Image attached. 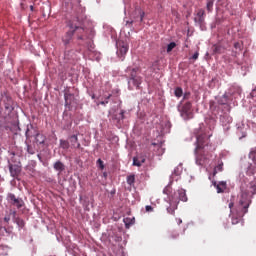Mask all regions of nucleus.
I'll list each match as a JSON object with an SVG mask.
<instances>
[{
  "instance_id": "f257e3e1",
  "label": "nucleus",
  "mask_w": 256,
  "mask_h": 256,
  "mask_svg": "<svg viewBox=\"0 0 256 256\" xmlns=\"http://www.w3.org/2000/svg\"><path fill=\"white\" fill-rule=\"evenodd\" d=\"M256 194V183H250V190H242L239 196L238 205L234 210H231L232 225L241 223L246 213H249V206L251 205L252 197Z\"/></svg>"
},
{
  "instance_id": "f03ea898",
  "label": "nucleus",
  "mask_w": 256,
  "mask_h": 256,
  "mask_svg": "<svg viewBox=\"0 0 256 256\" xmlns=\"http://www.w3.org/2000/svg\"><path fill=\"white\" fill-rule=\"evenodd\" d=\"M209 137L211 136H207L206 134L196 136V165H200V167L207 165L209 158L212 157L211 153L207 151V147H209Z\"/></svg>"
},
{
  "instance_id": "7ed1b4c3",
  "label": "nucleus",
  "mask_w": 256,
  "mask_h": 256,
  "mask_svg": "<svg viewBox=\"0 0 256 256\" xmlns=\"http://www.w3.org/2000/svg\"><path fill=\"white\" fill-rule=\"evenodd\" d=\"M137 68H131L128 67L126 69V73H130L129 79H128V89L130 91H133V88L136 87V89H139V85H141V77L137 75Z\"/></svg>"
},
{
  "instance_id": "20e7f679",
  "label": "nucleus",
  "mask_w": 256,
  "mask_h": 256,
  "mask_svg": "<svg viewBox=\"0 0 256 256\" xmlns=\"http://www.w3.org/2000/svg\"><path fill=\"white\" fill-rule=\"evenodd\" d=\"M69 29H72L74 33H76L78 39L83 40V37L85 35V28L81 26V22L79 21V18H75L74 20H71L68 22Z\"/></svg>"
},
{
  "instance_id": "39448f33",
  "label": "nucleus",
  "mask_w": 256,
  "mask_h": 256,
  "mask_svg": "<svg viewBox=\"0 0 256 256\" xmlns=\"http://www.w3.org/2000/svg\"><path fill=\"white\" fill-rule=\"evenodd\" d=\"M2 102L7 115H11L15 111V101H13V98L7 92H4L2 94Z\"/></svg>"
},
{
  "instance_id": "423d86ee",
  "label": "nucleus",
  "mask_w": 256,
  "mask_h": 256,
  "mask_svg": "<svg viewBox=\"0 0 256 256\" xmlns=\"http://www.w3.org/2000/svg\"><path fill=\"white\" fill-rule=\"evenodd\" d=\"M7 199H8V203H10V205H13V207H16L17 209H21V207L25 205V202H23V199L17 198L15 194H11V193L8 194Z\"/></svg>"
},
{
  "instance_id": "0eeeda50",
  "label": "nucleus",
  "mask_w": 256,
  "mask_h": 256,
  "mask_svg": "<svg viewBox=\"0 0 256 256\" xmlns=\"http://www.w3.org/2000/svg\"><path fill=\"white\" fill-rule=\"evenodd\" d=\"M117 55L118 57H125L127 55V51H129V45L125 42H118L117 43Z\"/></svg>"
},
{
  "instance_id": "6e6552de",
  "label": "nucleus",
  "mask_w": 256,
  "mask_h": 256,
  "mask_svg": "<svg viewBox=\"0 0 256 256\" xmlns=\"http://www.w3.org/2000/svg\"><path fill=\"white\" fill-rule=\"evenodd\" d=\"M38 133L39 130H37V128H35L33 124H30L27 126L25 136L27 139H31L32 137H36Z\"/></svg>"
},
{
  "instance_id": "1a4fd4ad",
  "label": "nucleus",
  "mask_w": 256,
  "mask_h": 256,
  "mask_svg": "<svg viewBox=\"0 0 256 256\" xmlns=\"http://www.w3.org/2000/svg\"><path fill=\"white\" fill-rule=\"evenodd\" d=\"M147 156L145 154H138L136 157L133 158V165L134 167H141L143 163H145Z\"/></svg>"
},
{
  "instance_id": "9d476101",
  "label": "nucleus",
  "mask_w": 256,
  "mask_h": 256,
  "mask_svg": "<svg viewBox=\"0 0 256 256\" xmlns=\"http://www.w3.org/2000/svg\"><path fill=\"white\" fill-rule=\"evenodd\" d=\"M194 21L195 23H198V25H203V23H205V10L199 9Z\"/></svg>"
},
{
  "instance_id": "9b49d317",
  "label": "nucleus",
  "mask_w": 256,
  "mask_h": 256,
  "mask_svg": "<svg viewBox=\"0 0 256 256\" xmlns=\"http://www.w3.org/2000/svg\"><path fill=\"white\" fill-rule=\"evenodd\" d=\"M73 35H75V32H73V29L69 28V31H67L64 37L62 38L64 45H69L71 43Z\"/></svg>"
},
{
  "instance_id": "f8f14e48",
  "label": "nucleus",
  "mask_w": 256,
  "mask_h": 256,
  "mask_svg": "<svg viewBox=\"0 0 256 256\" xmlns=\"http://www.w3.org/2000/svg\"><path fill=\"white\" fill-rule=\"evenodd\" d=\"M191 107H193L191 102H186L182 106V110H181L182 115H186L187 117H189V115H191Z\"/></svg>"
},
{
  "instance_id": "ddd939ff",
  "label": "nucleus",
  "mask_w": 256,
  "mask_h": 256,
  "mask_svg": "<svg viewBox=\"0 0 256 256\" xmlns=\"http://www.w3.org/2000/svg\"><path fill=\"white\" fill-rule=\"evenodd\" d=\"M9 171L12 177H17V175L21 173V167H19L18 165L10 164Z\"/></svg>"
},
{
  "instance_id": "4468645a",
  "label": "nucleus",
  "mask_w": 256,
  "mask_h": 256,
  "mask_svg": "<svg viewBox=\"0 0 256 256\" xmlns=\"http://www.w3.org/2000/svg\"><path fill=\"white\" fill-rule=\"evenodd\" d=\"M214 186L217 189V193H224L225 189H227V182L221 181L217 184V182H214Z\"/></svg>"
},
{
  "instance_id": "2eb2a0df",
  "label": "nucleus",
  "mask_w": 256,
  "mask_h": 256,
  "mask_svg": "<svg viewBox=\"0 0 256 256\" xmlns=\"http://www.w3.org/2000/svg\"><path fill=\"white\" fill-rule=\"evenodd\" d=\"M45 141H47V137H45V135L38 132L35 136L34 143H36V145H43Z\"/></svg>"
},
{
  "instance_id": "dca6fc26",
  "label": "nucleus",
  "mask_w": 256,
  "mask_h": 256,
  "mask_svg": "<svg viewBox=\"0 0 256 256\" xmlns=\"http://www.w3.org/2000/svg\"><path fill=\"white\" fill-rule=\"evenodd\" d=\"M70 143L74 149H81V144L79 143V138H77V135H72L70 137Z\"/></svg>"
},
{
  "instance_id": "f3484780",
  "label": "nucleus",
  "mask_w": 256,
  "mask_h": 256,
  "mask_svg": "<svg viewBox=\"0 0 256 256\" xmlns=\"http://www.w3.org/2000/svg\"><path fill=\"white\" fill-rule=\"evenodd\" d=\"M175 211H177V202L170 201L169 207H167V213H169L170 215H175Z\"/></svg>"
},
{
  "instance_id": "a211bd4d",
  "label": "nucleus",
  "mask_w": 256,
  "mask_h": 256,
  "mask_svg": "<svg viewBox=\"0 0 256 256\" xmlns=\"http://www.w3.org/2000/svg\"><path fill=\"white\" fill-rule=\"evenodd\" d=\"M54 169L55 171H58V175H61V173H63V171H65V164H63V162L61 161H57L55 164H54Z\"/></svg>"
},
{
  "instance_id": "6ab92c4d",
  "label": "nucleus",
  "mask_w": 256,
  "mask_h": 256,
  "mask_svg": "<svg viewBox=\"0 0 256 256\" xmlns=\"http://www.w3.org/2000/svg\"><path fill=\"white\" fill-rule=\"evenodd\" d=\"M64 99H65L66 106L71 105V103H73V99H75V96L69 92H65Z\"/></svg>"
},
{
  "instance_id": "aec40b11",
  "label": "nucleus",
  "mask_w": 256,
  "mask_h": 256,
  "mask_svg": "<svg viewBox=\"0 0 256 256\" xmlns=\"http://www.w3.org/2000/svg\"><path fill=\"white\" fill-rule=\"evenodd\" d=\"M213 55H221L223 53V46L215 44L212 46Z\"/></svg>"
},
{
  "instance_id": "412c9836",
  "label": "nucleus",
  "mask_w": 256,
  "mask_h": 256,
  "mask_svg": "<svg viewBox=\"0 0 256 256\" xmlns=\"http://www.w3.org/2000/svg\"><path fill=\"white\" fill-rule=\"evenodd\" d=\"M26 145L27 153H29V155H35V153H37V148L35 147V144H29V142L26 141Z\"/></svg>"
},
{
  "instance_id": "4be33fe9",
  "label": "nucleus",
  "mask_w": 256,
  "mask_h": 256,
  "mask_svg": "<svg viewBox=\"0 0 256 256\" xmlns=\"http://www.w3.org/2000/svg\"><path fill=\"white\" fill-rule=\"evenodd\" d=\"M247 175H255L256 173V163L253 162V164H250L246 171Z\"/></svg>"
},
{
  "instance_id": "5701e85b",
  "label": "nucleus",
  "mask_w": 256,
  "mask_h": 256,
  "mask_svg": "<svg viewBox=\"0 0 256 256\" xmlns=\"http://www.w3.org/2000/svg\"><path fill=\"white\" fill-rule=\"evenodd\" d=\"M178 197L180 201L187 202V193L185 192V190L183 189L178 190Z\"/></svg>"
},
{
  "instance_id": "b1692460",
  "label": "nucleus",
  "mask_w": 256,
  "mask_h": 256,
  "mask_svg": "<svg viewBox=\"0 0 256 256\" xmlns=\"http://www.w3.org/2000/svg\"><path fill=\"white\" fill-rule=\"evenodd\" d=\"M175 97H183V88L177 87L174 91Z\"/></svg>"
},
{
  "instance_id": "393cba45",
  "label": "nucleus",
  "mask_w": 256,
  "mask_h": 256,
  "mask_svg": "<svg viewBox=\"0 0 256 256\" xmlns=\"http://www.w3.org/2000/svg\"><path fill=\"white\" fill-rule=\"evenodd\" d=\"M175 47H177V43L175 42H171L170 44H168L166 49L167 53H171V51H173Z\"/></svg>"
},
{
  "instance_id": "a878e982",
  "label": "nucleus",
  "mask_w": 256,
  "mask_h": 256,
  "mask_svg": "<svg viewBox=\"0 0 256 256\" xmlns=\"http://www.w3.org/2000/svg\"><path fill=\"white\" fill-rule=\"evenodd\" d=\"M60 147H61V149H69V141L60 140Z\"/></svg>"
},
{
  "instance_id": "bb28decb",
  "label": "nucleus",
  "mask_w": 256,
  "mask_h": 256,
  "mask_svg": "<svg viewBox=\"0 0 256 256\" xmlns=\"http://www.w3.org/2000/svg\"><path fill=\"white\" fill-rule=\"evenodd\" d=\"M206 9L209 13L213 11V0H207Z\"/></svg>"
},
{
  "instance_id": "cd10ccee",
  "label": "nucleus",
  "mask_w": 256,
  "mask_h": 256,
  "mask_svg": "<svg viewBox=\"0 0 256 256\" xmlns=\"http://www.w3.org/2000/svg\"><path fill=\"white\" fill-rule=\"evenodd\" d=\"M128 185H135V175H130L127 177Z\"/></svg>"
},
{
  "instance_id": "c85d7f7f",
  "label": "nucleus",
  "mask_w": 256,
  "mask_h": 256,
  "mask_svg": "<svg viewBox=\"0 0 256 256\" xmlns=\"http://www.w3.org/2000/svg\"><path fill=\"white\" fill-rule=\"evenodd\" d=\"M97 165H98V167H99L101 170H104V169H105V164H103V160L98 159V160H97Z\"/></svg>"
},
{
  "instance_id": "c756f323",
  "label": "nucleus",
  "mask_w": 256,
  "mask_h": 256,
  "mask_svg": "<svg viewBox=\"0 0 256 256\" xmlns=\"http://www.w3.org/2000/svg\"><path fill=\"white\" fill-rule=\"evenodd\" d=\"M170 239H179V233L177 231H173L170 234Z\"/></svg>"
},
{
  "instance_id": "7c9ffc66",
  "label": "nucleus",
  "mask_w": 256,
  "mask_h": 256,
  "mask_svg": "<svg viewBox=\"0 0 256 256\" xmlns=\"http://www.w3.org/2000/svg\"><path fill=\"white\" fill-rule=\"evenodd\" d=\"M234 47H235L236 49H238L239 51H241V50L243 49V44H242L241 42H236V43L234 44Z\"/></svg>"
},
{
  "instance_id": "2f4dec72",
  "label": "nucleus",
  "mask_w": 256,
  "mask_h": 256,
  "mask_svg": "<svg viewBox=\"0 0 256 256\" xmlns=\"http://www.w3.org/2000/svg\"><path fill=\"white\" fill-rule=\"evenodd\" d=\"M217 171L221 172L223 171V163L218 164L214 170V173H217Z\"/></svg>"
},
{
  "instance_id": "473e14b6",
  "label": "nucleus",
  "mask_w": 256,
  "mask_h": 256,
  "mask_svg": "<svg viewBox=\"0 0 256 256\" xmlns=\"http://www.w3.org/2000/svg\"><path fill=\"white\" fill-rule=\"evenodd\" d=\"M192 59L194 61H197V59H199V52L198 51L193 54Z\"/></svg>"
},
{
  "instance_id": "72a5a7b5",
  "label": "nucleus",
  "mask_w": 256,
  "mask_h": 256,
  "mask_svg": "<svg viewBox=\"0 0 256 256\" xmlns=\"http://www.w3.org/2000/svg\"><path fill=\"white\" fill-rule=\"evenodd\" d=\"M189 97H191V93L190 92H186L184 95H183V100H187L189 99Z\"/></svg>"
},
{
  "instance_id": "f704fd0d",
  "label": "nucleus",
  "mask_w": 256,
  "mask_h": 256,
  "mask_svg": "<svg viewBox=\"0 0 256 256\" xmlns=\"http://www.w3.org/2000/svg\"><path fill=\"white\" fill-rule=\"evenodd\" d=\"M109 103V100H104V101H101L100 103H98L97 105H107Z\"/></svg>"
},
{
  "instance_id": "c9c22d12",
  "label": "nucleus",
  "mask_w": 256,
  "mask_h": 256,
  "mask_svg": "<svg viewBox=\"0 0 256 256\" xmlns=\"http://www.w3.org/2000/svg\"><path fill=\"white\" fill-rule=\"evenodd\" d=\"M145 209H146V211H147L148 213H151V211H153V208H152L151 206H149V205H147V206L145 207Z\"/></svg>"
},
{
  "instance_id": "e433bc0d",
  "label": "nucleus",
  "mask_w": 256,
  "mask_h": 256,
  "mask_svg": "<svg viewBox=\"0 0 256 256\" xmlns=\"http://www.w3.org/2000/svg\"><path fill=\"white\" fill-rule=\"evenodd\" d=\"M145 18V13L141 12L140 13V21L143 22V19Z\"/></svg>"
},
{
  "instance_id": "4c0bfd02",
  "label": "nucleus",
  "mask_w": 256,
  "mask_h": 256,
  "mask_svg": "<svg viewBox=\"0 0 256 256\" xmlns=\"http://www.w3.org/2000/svg\"><path fill=\"white\" fill-rule=\"evenodd\" d=\"M177 224L181 225V223H183V220L181 218H176Z\"/></svg>"
},
{
  "instance_id": "58836bf2",
  "label": "nucleus",
  "mask_w": 256,
  "mask_h": 256,
  "mask_svg": "<svg viewBox=\"0 0 256 256\" xmlns=\"http://www.w3.org/2000/svg\"><path fill=\"white\" fill-rule=\"evenodd\" d=\"M163 193H165L166 195H169V188H165V189L163 190Z\"/></svg>"
},
{
  "instance_id": "ea45409f",
  "label": "nucleus",
  "mask_w": 256,
  "mask_h": 256,
  "mask_svg": "<svg viewBox=\"0 0 256 256\" xmlns=\"http://www.w3.org/2000/svg\"><path fill=\"white\" fill-rule=\"evenodd\" d=\"M126 25H133V21H126Z\"/></svg>"
},
{
  "instance_id": "a19ab883",
  "label": "nucleus",
  "mask_w": 256,
  "mask_h": 256,
  "mask_svg": "<svg viewBox=\"0 0 256 256\" xmlns=\"http://www.w3.org/2000/svg\"><path fill=\"white\" fill-rule=\"evenodd\" d=\"M109 99H111V94H109V95L105 98V101H109Z\"/></svg>"
},
{
  "instance_id": "79ce46f5",
  "label": "nucleus",
  "mask_w": 256,
  "mask_h": 256,
  "mask_svg": "<svg viewBox=\"0 0 256 256\" xmlns=\"http://www.w3.org/2000/svg\"><path fill=\"white\" fill-rule=\"evenodd\" d=\"M233 205H234L233 202H230L229 203V209H233Z\"/></svg>"
},
{
  "instance_id": "37998d69",
  "label": "nucleus",
  "mask_w": 256,
  "mask_h": 256,
  "mask_svg": "<svg viewBox=\"0 0 256 256\" xmlns=\"http://www.w3.org/2000/svg\"><path fill=\"white\" fill-rule=\"evenodd\" d=\"M3 203V196H0V205Z\"/></svg>"
},
{
  "instance_id": "c03bdc74",
  "label": "nucleus",
  "mask_w": 256,
  "mask_h": 256,
  "mask_svg": "<svg viewBox=\"0 0 256 256\" xmlns=\"http://www.w3.org/2000/svg\"><path fill=\"white\" fill-rule=\"evenodd\" d=\"M4 221H6V223H9V218L5 217Z\"/></svg>"
},
{
  "instance_id": "a18cd8bd",
  "label": "nucleus",
  "mask_w": 256,
  "mask_h": 256,
  "mask_svg": "<svg viewBox=\"0 0 256 256\" xmlns=\"http://www.w3.org/2000/svg\"><path fill=\"white\" fill-rule=\"evenodd\" d=\"M120 115H121V117H122V119H123L124 112L122 111V112L120 113Z\"/></svg>"
},
{
  "instance_id": "49530a36",
  "label": "nucleus",
  "mask_w": 256,
  "mask_h": 256,
  "mask_svg": "<svg viewBox=\"0 0 256 256\" xmlns=\"http://www.w3.org/2000/svg\"><path fill=\"white\" fill-rule=\"evenodd\" d=\"M3 111V108H1V103H0V113Z\"/></svg>"
},
{
  "instance_id": "de8ad7c7",
  "label": "nucleus",
  "mask_w": 256,
  "mask_h": 256,
  "mask_svg": "<svg viewBox=\"0 0 256 256\" xmlns=\"http://www.w3.org/2000/svg\"><path fill=\"white\" fill-rule=\"evenodd\" d=\"M233 89H235L234 87L230 88V91H233Z\"/></svg>"
},
{
  "instance_id": "09e8293b",
  "label": "nucleus",
  "mask_w": 256,
  "mask_h": 256,
  "mask_svg": "<svg viewBox=\"0 0 256 256\" xmlns=\"http://www.w3.org/2000/svg\"><path fill=\"white\" fill-rule=\"evenodd\" d=\"M92 99H95V95L92 96Z\"/></svg>"
}]
</instances>
